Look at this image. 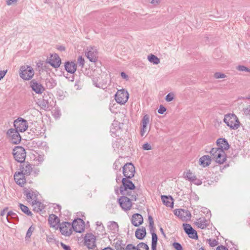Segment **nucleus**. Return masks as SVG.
I'll list each match as a JSON object with an SVG mask.
<instances>
[{
	"label": "nucleus",
	"mask_w": 250,
	"mask_h": 250,
	"mask_svg": "<svg viewBox=\"0 0 250 250\" xmlns=\"http://www.w3.org/2000/svg\"><path fill=\"white\" fill-rule=\"evenodd\" d=\"M130 178H123L122 180V185L120 187V193L123 195H127L131 197L132 200L136 201L137 199V194L134 193L131 195V192H128V190H134L136 187L132 182L130 180Z\"/></svg>",
	"instance_id": "obj_1"
},
{
	"label": "nucleus",
	"mask_w": 250,
	"mask_h": 250,
	"mask_svg": "<svg viewBox=\"0 0 250 250\" xmlns=\"http://www.w3.org/2000/svg\"><path fill=\"white\" fill-rule=\"evenodd\" d=\"M223 121L231 129L236 130L240 126L239 119L233 113L225 115Z\"/></svg>",
	"instance_id": "obj_2"
},
{
	"label": "nucleus",
	"mask_w": 250,
	"mask_h": 250,
	"mask_svg": "<svg viewBox=\"0 0 250 250\" xmlns=\"http://www.w3.org/2000/svg\"><path fill=\"white\" fill-rule=\"evenodd\" d=\"M212 159L219 164H223L226 160V154L222 149L212 148L209 151Z\"/></svg>",
	"instance_id": "obj_3"
},
{
	"label": "nucleus",
	"mask_w": 250,
	"mask_h": 250,
	"mask_svg": "<svg viewBox=\"0 0 250 250\" xmlns=\"http://www.w3.org/2000/svg\"><path fill=\"white\" fill-rule=\"evenodd\" d=\"M19 75L22 79L25 80H29L33 77L34 71L30 66L23 65L20 68Z\"/></svg>",
	"instance_id": "obj_4"
},
{
	"label": "nucleus",
	"mask_w": 250,
	"mask_h": 250,
	"mask_svg": "<svg viewBox=\"0 0 250 250\" xmlns=\"http://www.w3.org/2000/svg\"><path fill=\"white\" fill-rule=\"evenodd\" d=\"M13 155L15 160L20 163L25 161L26 155L25 149L20 146H17L13 149Z\"/></svg>",
	"instance_id": "obj_5"
},
{
	"label": "nucleus",
	"mask_w": 250,
	"mask_h": 250,
	"mask_svg": "<svg viewBox=\"0 0 250 250\" xmlns=\"http://www.w3.org/2000/svg\"><path fill=\"white\" fill-rule=\"evenodd\" d=\"M129 98L127 91L124 89L119 90L115 95L116 102L120 104H124L126 103Z\"/></svg>",
	"instance_id": "obj_6"
},
{
	"label": "nucleus",
	"mask_w": 250,
	"mask_h": 250,
	"mask_svg": "<svg viewBox=\"0 0 250 250\" xmlns=\"http://www.w3.org/2000/svg\"><path fill=\"white\" fill-rule=\"evenodd\" d=\"M14 126L15 130L19 132H23L28 128V123L25 119L19 117L14 121Z\"/></svg>",
	"instance_id": "obj_7"
},
{
	"label": "nucleus",
	"mask_w": 250,
	"mask_h": 250,
	"mask_svg": "<svg viewBox=\"0 0 250 250\" xmlns=\"http://www.w3.org/2000/svg\"><path fill=\"white\" fill-rule=\"evenodd\" d=\"M59 228L61 234L66 236H69L72 233V223L68 222H63L60 224Z\"/></svg>",
	"instance_id": "obj_8"
},
{
	"label": "nucleus",
	"mask_w": 250,
	"mask_h": 250,
	"mask_svg": "<svg viewBox=\"0 0 250 250\" xmlns=\"http://www.w3.org/2000/svg\"><path fill=\"white\" fill-rule=\"evenodd\" d=\"M149 227L152 235V250H156V233L155 232L154 223L152 216H148Z\"/></svg>",
	"instance_id": "obj_9"
},
{
	"label": "nucleus",
	"mask_w": 250,
	"mask_h": 250,
	"mask_svg": "<svg viewBox=\"0 0 250 250\" xmlns=\"http://www.w3.org/2000/svg\"><path fill=\"white\" fill-rule=\"evenodd\" d=\"M123 173L125 178H131L134 176L135 167L131 163H127L123 167Z\"/></svg>",
	"instance_id": "obj_10"
},
{
	"label": "nucleus",
	"mask_w": 250,
	"mask_h": 250,
	"mask_svg": "<svg viewBox=\"0 0 250 250\" xmlns=\"http://www.w3.org/2000/svg\"><path fill=\"white\" fill-rule=\"evenodd\" d=\"M7 134L10 137V140L12 144H18L21 142V137L19 131L15 129L11 128L7 131Z\"/></svg>",
	"instance_id": "obj_11"
},
{
	"label": "nucleus",
	"mask_w": 250,
	"mask_h": 250,
	"mask_svg": "<svg viewBox=\"0 0 250 250\" xmlns=\"http://www.w3.org/2000/svg\"><path fill=\"white\" fill-rule=\"evenodd\" d=\"M174 214L183 221H187L190 219L191 213L189 211L184 209H175L174 210Z\"/></svg>",
	"instance_id": "obj_12"
},
{
	"label": "nucleus",
	"mask_w": 250,
	"mask_h": 250,
	"mask_svg": "<svg viewBox=\"0 0 250 250\" xmlns=\"http://www.w3.org/2000/svg\"><path fill=\"white\" fill-rule=\"evenodd\" d=\"M72 230L76 232L81 233L84 231L85 223L83 220L81 218L75 219L72 223Z\"/></svg>",
	"instance_id": "obj_13"
},
{
	"label": "nucleus",
	"mask_w": 250,
	"mask_h": 250,
	"mask_svg": "<svg viewBox=\"0 0 250 250\" xmlns=\"http://www.w3.org/2000/svg\"><path fill=\"white\" fill-rule=\"evenodd\" d=\"M84 245L88 249H93L96 247V238L92 233H87L84 237Z\"/></svg>",
	"instance_id": "obj_14"
},
{
	"label": "nucleus",
	"mask_w": 250,
	"mask_h": 250,
	"mask_svg": "<svg viewBox=\"0 0 250 250\" xmlns=\"http://www.w3.org/2000/svg\"><path fill=\"white\" fill-rule=\"evenodd\" d=\"M183 226L185 233L188 234L189 238L196 240L198 239L197 232L196 230L192 228L190 225L184 223Z\"/></svg>",
	"instance_id": "obj_15"
},
{
	"label": "nucleus",
	"mask_w": 250,
	"mask_h": 250,
	"mask_svg": "<svg viewBox=\"0 0 250 250\" xmlns=\"http://www.w3.org/2000/svg\"><path fill=\"white\" fill-rule=\"evenodd\" d=\"M131 200H132L131 198H129L125 195L118 199L120 206L125 210H128L131 208L132 206Z\"/></svg>",
	"instance_id": "obj_16"
},
{
	"label": "nucleus",
	"mask_w": 250,
	"mask_h": 250,
	"mask_svg": "<svg viewBox=\"0 0 250 250\" xmlns=\"http://www.w3.org/2000/svg\"><path fill=\"white\" fill-rule=\"evenodd\" d=\"M33 165L29 164L28 162L24 161L22 163H21L20 165V170L22 172L25 176H29L33 170Z\"/></svg>",
	"instance_id": "obj_17"
},
{
	"label": "nucleus",
	"mask_w": 250,
	"mask_h": 250,
	"mask_svg": "<svg viewBox=\"0 0 250 250\" xmlns=\"http://www.w3.org/2000/svg\"><path fill=\"white\" fill-rule=\"evenodd\" d=\"M30 86L31 87L32 90L37 94H42L44 90V88L42 84L39 83L35 79H33L30 81Z\"/></svg>",
	"instance_id": "obj_18"
},
{
	"label": "nucleus",
	"mask_w": 250,
	"mask_h": 250,
	"mask_svg": "<svg viewBox=\"0 0 250 250\" xmlns=\"http://www.w3.org/2000/svg\"><path fill=\"white\" fill-rule=\"evenodd\" d=\"M23 194L26 196L27 200L29 202L30 200L32 201V204L36 202L37 200V194L35 192L32 190H29L27 188H24Z\"/></svg>",
	"instance_id": "obj_19"
},
{
	"label": "nucleus",
	"mask_w": 250,
	"mask_h": 250,
	"mask_svg": "<svg viewBox=\"0 0 250 250\" xmlns=\"http://www.w3.org/2000/svg\"><path fill=\"white\" fill-rule=\"evenodd\" d=\"M47 62L54 68H58L60 66L61 60L59 55L55 54L51 56L50 59Z\"/></svg>",
	"instance_id": "obj_20"
},
{
	"label": "nucleus",
	"mask_w": 250,
	"mask_h": 250,
	"mask_svg": "<svg viewBox=\"0 0 250 250\" xmlns=\"http://www.w3.org/2000/svg\"><path fill=\"white\" fill-rule=\"evenodd\" d=\"M48 223L51 227L58 229L60 223V218L55 214H51L48 218Z\"/></svg>",
	"instance_id": "obj_21"
},
{
	"label": "nucleus",
	"mask_w": 250,
	"mask_h": 250,
	"mask_svg": "<svg viewBox=\"0 0 250 250\" xmlns=\"http://www.w3.org/2000/svg\"><path fill=\"white\" fill-rule=\"evenodd\" d=\"M216 144L218 146L217 148L222 149L223 150L229 149L230 146L227 140L224 138L218 139L216 141Z\"/></svg>",
	"instance_id": "obj_22"
},
{
	"label": "nucleus",
	"mask_w": 250,
	"mask_h": 250,
	"mask_svg": "<svg viewBox=\"0 0 250 250\" xmlns=\"http://www.w3.org/2000/svg\"><path fill=\"white\" fill-rule=\"evenodd\" d=\"M143 221V218L140 214L135 213L132 216L131 223L135 227H138L142 225Z\"/></svg>",
	"instance_id": "obj_23"
},
{
	"label": "nucleus",
	"mask_w": 250,
	"mask_h": 250,
	"mask_svg": "<svg viewBox=\"0 0 250 250\" xmlns=\"http://www.w3.org/2000/svg\"><path fill=\"white\" fill-rule=\"evenodd\" d=\"M64 68L67 72L74 74L77 70V64L73 62L67 61L65 62Z\"/></svg>",
	"instance_id": "obj_24"
},
{
	"label": "nucleus",
	"mask_w": 250,
	"mask_h": 250,
	"mask_svg": "<svg viewBox=\"0 0 250 250\" xmlns=\"http://www.w3.org/2000/svg\"><path fill=\"white\" fill-rule=\"evenodd\" d=\"M161 199L164 205L167 207L173 208V199L171 196L162 195Z\"/></svg>",
	"instance_id": "obj_25"
},
{
	"label": "nucleus",
	"mask_w": 250,
	"mask_h": 250,
	"mask_svg": "<svg viewBox=\"0 0 250 250\" xmlns=\"http://www.w3.org/2000/svg\"><path fill=\"white\" fill-rule=\"evenodd\" d=\"M6 219L8 222L13 223H17L19 221L17 214L12 211H9L7 213Z\"/></svg>",
	"instance_id": "obj_26"
},
{
	"label": "nucleus",
	"mask_w": 250,
	"mask_h": 250,
	"mask_svg": "<svg viewBox=\"0 0 250 250\" xmlns=\"http://www.w3.org/2000/svg\"><path fill=\"white\" fill-rule=\"evenodd\" d=\"M211 161V159L210 156L208 155H204L200 158L199 163L200 165L205 167L208 166L210 164Z\"/></svg>",
	"instance_id": "obj_27"
},
{
	"label": "nucleus",
	"mask_w": 250,
	"mask_h": 250,
	"mask_svg": "<svg viewBox=\"0 0 250 250\" xmlns=\"http://www.w3.org/2000/svg\"><path fill=\"white\" fill-rule=\"evenodd\" d=\"M97 52L91 48L86 53V57L90 62H96L97 61Z\"/></svg>",
	"instance_id": "obj_28"
},
{
	"label": "nucleus",
	"mask_w": 250,
	"mask_h": 250,
	"mask_svg": "<svg viewBox=\"0 0 250 250\" xmlns=\"http://www.w3.org/2000/svg\"><path fill=\"white\" fill-rule=\"evenodd\" d=\"M146 235V230L145 227L138 228L135 231V236L138 239H143Z\"/></svg>",
	"instance_id": "obj_29"
},
{
	"label": "nucleus",
	"mask_w": 250,
	"mask_h": 250,
	"mask_svg": "<svg viewBox=\"0 0 250 250\" xmlns=\"http://www.w3.org/2000/svg\"><path fill=\"white\" fill-rule=\"evenodd\" d=\"M45 85L47 89H52L57 84L55 80L52 78H47L45 80Z\"/></svg>",
	"instance_id": "obj_30"
},
{
	"label": "nucleus",
	"mask_w": 250,
	"mask_h": 250,
	"mask_svg": "<svg viewBox=\"0 0 250 250\" xmlns=\"http://www.w3.org/2000/svg\"><path fill=\"white\" fill-rule=\"evenodd\" d=\"M100 78L99 77L97 78H93L92 80V82L93 83V84L99 88H102L103 89H105L106 88V83H102L100 81Z\"/></svg>",
	"instance_id": "obj_31"
},
{
	"label": "nucleus",
	"mask_w": 250,
	"mask_h": 250,
	"mask_svg": "<svg viewBox=\"0 0 250 250\" xmlns=\"http://www.w3.org/2000/svg\"><path fill=\"white\" fill-rule=\"evenodd\" d=\"M120 127L118 126V122H116L112 124L110 128V133L112 135H114L115 136H119V135L118 134L120 131Z\"/></svg>",
	"instance_id": "obj_32"
},
{
	"label": "nucleus",
	"mask_w": 250,
	"mask_h": 250,
	"mask_svg": "<svg viewBox=\"0 0 250 250\" xmlns=\"http://www.w3.org/2000/svg\"><path fill=\"white\" fill-rule=\"evenodd\" d=\"M197 220L198 222H195V224L198 228L201 229H204L208 226L207 223V220L205 218H199Z\"/></svg>",
	"instance_id": "obj_33"
},
{
	"label": "nucleus",
	"mask_w": 250,
	"mask_h": 250,
	"mask_svg": "<svg viewBox=\"0 0 250 250\" xmlns=\"http://www.w3.org/2000/svg\"><path fill=\"white\" fill-rule=\"evenodd\" d=\"M19 207L20 208L21 211L25 214L29 216H31L33 214L32 212L29 210V208L21 203H19Z\"/></svg>",
	"instance_id": "obj_34"
},
{
	"label": "nucleus",
	"mask_w": 250,
	"mask_h": 250,
	"mask_svg": "<svg viewBox=\"0 0 250 250\" xmlns=\"http://www.w3.org/2000/svg\"><path fill=\"white\" fill-rule=\"evenodd\" d=\"M195 175H193L190 171V170H188L187 171H185L183 173V177L188 180L189 181H192V179L195 178Z\"/></svg>",
	"instance_id": "obj_35"
},
{
	"label": "nucleus",
	"mask_w": 250,
	"mask_h": 250,
	"mask_svg": "<svg viewBox=\"0 0 250 250\" xmlns=\"http://www.w3.org/2000/svg\"><path fill=\"white\" fill-rule=\"evenodd\" d=\"M125 244L123 243V240H117L115 243V248L116 250H125Z\"/></svg>",
	"instance_id": "obj_36"
},
{
	"label": "nucleus",
	"mask_w": 250,
	"mask_h": 250,
	"mask_svg": "<svg viewBox=\"0 0 250 250\" xmlns=\"http://www.w3.org/2000/svg\"><path fill=\"white\" fill-rule=\"evenodd\" d=\"M110 224L108 225V229L113 231H116L118 230L119 226L118 224L114 221L110 222Z\"/></svg>",
	"instance_id": "obj_37"
},
{
	"label": "nucleus",
	"mask_w": 250,
	"mask_h": 250,
	"mask_svg": "<svg viewBox=\"0 0 250 250\" xmlns=\"http://www.w3.org/2000/svg\"><path fill=\"white\" fill-rule=\"evenodd\" d=\"M15 181L17 185L21 187H23L26 183V179L25 176L24 177H21V178H17V180H15Z\"/></svg>",
	"instance_id": "obj_38"
},
{
	"label": "nucleus",
	"mask_w": 250,
	"mask_h": 250,
	"mask_svg": "<svg viewBox=\"0 0 250 250\" xmlns=\"http://www.w3.org/2000/svg\"><path fill=\"white\" fill-rule=\"evenodd\" d=\"M136 248V250H148L149 248L148 246L143 242L140 243L137 245Z\"/></svg>",
	"instance_id": "obj_39"
},
{
	"label": "nucleus",
	"mask_w": 250,
	"mask_h": 250,
	"mask_svg": "<svg viewBox=\"0 0 250 250\" xmlns=\"http://www.w3.org/2000/svg\"><path fill=\"white\" fill-rule=\"evenodd\" d=\"M49 102L48 100H46L43 97L42 101L40 102V105L42 108L45 109L48 108Z\"/></svg>",
	"instance_id": "obj_40"
},
{
	"label": "nucleus",
	"mask_w": 250,
	"mask_h": 250,
	"mask_svg": "<svg viewBox=\"0 0 250 250\" xmlns=\"http://www.w3.org/2000/svg\"><path fill=\"white\" fill-rule=\"evenodd\" d=\"M34 230H35V227H33V225L29 227V228L28 229L26 232V236H25L26 240H27L28 239L30 238L32 233Z\"/></svg>",
	"instance_id": "obj_41"
},
{
	"label": "nucleus",
	"mask_w": 250,
	"mask_h": 250,
	"mask_svg": "<svg viewBox=\"0 0 250 250\" xmlns=\"http://www.w3.org/2000/svg\"><path fill=\"white\" fill-rule=\"evenodd\" d=\"M149 116L145 115L142 120V126H147V124L149 123Z\"/></svg>",
	"instance_id": "obj_42"
},
{
	"label": "nucleus",
	"mask_w": 250,
	"mask_h": 250,
	"mask_svg": "<svg viewBox=\"0 0 250 250\" xmlns=\"http://www.w3.org/2000/svg\"><path fill=\"white\" fill-rule=\"evenodd\" d=\"M149 116L145 115L142 120V126H147V124L149 123Z\"/></svg>",
	"instance_id": "obj_43"
},
{
	"label": "nucleus",
	"mask_w": 250,
	"mask_h": 250,
	"mask_svg": "<svg viewBox=\"0 0 250 250\" xmlns=\"http://www.w3.org/2000/svg\"><path fill=\"white\" fill-rule=\"evenodd\" d=\"M122 167L121 163L119 160H116L113 164V168L116 170H120Z\"/></svg>",
	"instance_id": "obj_44"
},
{
	"label": "nucleus",
	"mask_w": 250,
	"mask_h": 250,
	"mask_svg": "<svg viewBox=\"0 0 250 250\" xmlns=\"http://www.w3.org/2000/svg\"><path fill=\"white\" fill-rule=\"evenodd\" d=\"M147 59L149 62H152L153 64H156V56L151 54L148 56Z\"/></svg>",
	"instance_id": "obj_45"
},
{
	"label": "nucleus",
	"mask_w": 250,
	"mask_h": 250,
	"mask_svg": "<svg viewBox=\"0 0 250 250\" xmlns=\"http://www.w3.org/2000/svg\"><path fill=\"white\" fill-rule=\"evenodd\" d=\"M174 99V94L170 92L166 96L165 100L167 102H169L172 101Z\"/></svg>",
	"instance_id": "obj_46"
},
{
	"label": "nucleus",
	"mask_w": 250,
	"mask_h": 250,
	"mask_svg": "<svg viewBox=\"0 0 250 250\" xmlns=\"http://www.w3.org/2000/svg\"><path fill=\"white\" fill-rule=\"evenodd\" d=\"M25 175L21 171L16 172L14 175V180H17V178H21V177H24Z\"/></svg>",
	"instance_id": "obj_47"
},
{
	"label": "nucleus",
	"mask_w": 250,
	"mask_h": 250,
	"mask_svg": "<svg viewBox=\"0 0 250 250\" xmlns=\"http://www.w3.org/2000/svg\"><path fill=\"white\" fill-rule=\"evenodd\" d=\"M208 241L211 247H214L218 244V241L215 239H208Z\"/></svg>",
	"instance_id": "obj_48"
},
{
	"label": "nucleus",
	"mask_w": 250,
	"mask_h": 250,
	"mask_svg": "<svg viewBox=\"0 0 250 250\" xmlns=\"http://www.w3.org/2000/svg\"><path fill=\"white\" fill-rule=\"evenodd\" d=\"M237 69L240 71H246L250 72V69L244 65H238L237 67Z\"/></svg>",
	"instance_id": "obj_49"
},
{
	"label": "nucleus",
	"mask_w": 250,
	"mask_h": 250,
	"mask_svg": "<svg viewBox=\"0 0 250 250\" xmlns=\"http://www.w3.org/2000/svg\"><path fill=\"white\" fill-rule=\"evenodd\" d=\"M172 246L176 250H184L181 244L178 242H174Z\"/></svg>",
	"instance_id": "obj_50"
},
{
	"label": "nucleus",
	"mask_w": 250,
	"mask_h": 250,
	"mask_svg": "<svg viewBox=\"0 0 250 250\" xmlns=\"http://www.w3.org/2000/svg\"><path fill=\"white\" fill-rule=\"evenodd\" d=\"M147 132V126H142L141 127L140 130V135L142 137H143Z\"/></svg>",
	"instance_id": "obj_51"
},
{
	"label": "nucleus",
	"mask_w": 250,
	"mask_h": 250,
	"mask_svg": "<svg viewBox=\"0 0 250 250\" xmlns=\"http://www.w3.org/2000/svg\"><path fill=\"white\" fill-rule=\"evenodd\" d=\"M203 213L206 214V216L208 217H210L211 216L210 210L206 208H202V210Z\"/></svg>",
	"instance_id": "obj_52"
},
{
	"label": "nucleus",
	"mask_w": 250,
	"mask_h": 250,
	"mask_svg": "<svg viewBox=\"0 0 250 250\" xmlns=\"http://www.w3.org/2000/svg\"><path fill=\"white\" fill-rule=\"evenodd\" d=\"M84 59L82 56H79L78 59V63L81 67H83L84 64Z\"/></svg>",
	"instance_id": "obj_53"
},
{
	"label": "nucleus",
	"mask_w": 250,
	"mask_h": 250,
	"mask_svg": "<svg viewBox=\"0 0 250 250\" xmlns=\"http://www.w3.org/2000/svg\"><path fill=\"white\" fill-rule=\"evenodd\" d=\"M191 182L197 186L201 185L202 184V180L197 178L196 176L194 178L192 179V181H191Z\"/></svg>",
	"instance_id": "obj_54"
},
{
	"label": "nucleus",
	"mask_w": 250,
	"mask_h": 250,
	"mask_svg": "<svg viewBox=\"0 0 250 250\" xmlns=\"http://www.w3.org/2000/svg\"><path fill=\"white\" fill-rule=\"evenodd\" d=\"M214 77L216 79L224 78L226 77V75L221 72H216L214 74Z\"/></svg>",
	"instance_id": "obj_55"
},
{
	"label": "nucleus",
	"mask_w": 250,
	"mask_h": 250,
	"mask_svg": "<svg viewBox=\"0 0 250 250\" xmlns=\"http://www.w3.org/2000/svg\"><path fill=\"white\" fill-rule=\"evenodd\" d=\"M33 204L34 205V204ZM34 204L37 205L38 206V208L37 210L35 208L34 210H37V211L38 212L42 210L43 205L41 202L36 201V202H34Z\"/></svg>",
	"instance_id": "obj_56"
},
{
	"label": "nucleus",
	"mask_w": 250,
	"mask_h": 250,
	"mask_svg": "<svg viewBox=\"0 0 250 250\" xmlns=\"http://www.w3.org/2000/svg\"><path fill=\"white\" fill-rule=\"evenodd\" d=\"M166 110L167 108L162 104H161L157 112L161 114H163L166 111Z\"/></svg>",
	"instance_id": "obj_57"
},
{
	"label": "nucleus",
	"mask_w": 250,
	"mask_h": 250,
	"mask_svg": "<svg viewBox=\"0 0 250 250\" xmlns=\"http://www.w3.org/2000/svg\"><path fill=\"white\" fill-rule=\"evenodd\" d=\"M125 250H136V248L135 246H133L132 244H128L126 246Z\"/></svg>",
	"instance_id": "obj_58"
},
{
	"label": "nucleus",
	"mask_w": 250,
	"mask_h": 250,
	"mask_svg": "<svg viewBox=\"0 0 250 250\" xmlns=\"http://www.w3.org/2000/svg\"><path fill=\"white\" fill-rule=\"evenodd\" d=\"M243 111L246 115L250 117V105L247 108H244Z\"/></svg>",
	"instance_id": "obj_59"
},
{
	"label": "nucleus",
	"mask_w": 250,
	"mask_h": 250,
	"mask_svg": "<svg viewBox=\"0 0 250 250\" xmlns=\"http://www.w3.org/2000/svg\"><path fill=\"white\" fill-rule=\"evenodd\" d=\"M61 209V206L59 205H56L55 207H54V212L55 213L60 212Z\"/></svg>",
	"instance_id": "obj_60"
},
{
	"label": "nucleus",
	"mask_w": 250,
	"mask_h": 250,
	"mask_svg": "<svg viewBox=\"0 0 250 250\" xmlns=\"http://www.w3.org/2000/svg\"><path fill=\"white\" fill-rule=\"evenodd\" d=\"M143 148L144 150H150L151 149V146L150 145V144H149L148 143H146L143 145Z\"/></svg>",
	"instance_id": "obj_61"
},
{
	"label": "nucleus",
	"mask_w": 250,
	"mask_h": 250,
	"mask_svg": "<svg viewBox=\"0 0 250 250\" xmlns=\"http://www.w3.org/2000/svg\"><path fill=\"white\" fill-rule=\"evenodd\" d=\"M61 246L64 250H71L70 247L68 245H66L63 243H61Z\"/></svg>",
	"instance_id": "obj_62"
},
{
	"label": "nucleus",
	"mask_w": 250,
	"mask_h": 250,
	"mask_svg": "<svg viewBox=\"0 0 250 250\" xmlns=\"http://www.w3.org/2000/svg\"><path fill=\"white\" fill-rule=\"evenodd\" d=\"M7 70L0 71V80L2 79L5 75Z\"/></svg>",
	"instance_id": "obj_63"
},
{
	"label": "nucleus",
	"mask_w": 250,
	"mask_h": 250,
	"mask_svg": "<svg viewBox=\"0 0 250 250\" xmlns=\"http://www.w3.org/2000/svg\"><path fill=\"white\" fill-rule=\"evenodd\" d=\"M216 250H228V249L226 247L221 245L217 247Z\"/></svg>",
	"instance_id": "obj_64"
}]
</instances>
